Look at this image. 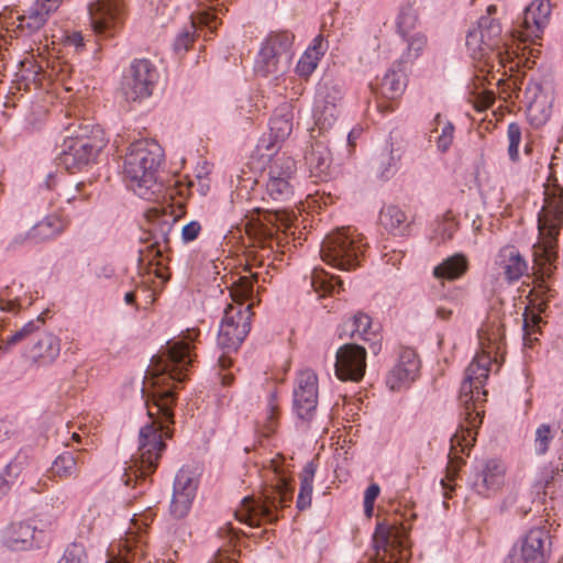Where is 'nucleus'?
<instances>
[{"mask_svg":"<svg viewBox=\"0 0 563 563\" xmlns=\"http://www.w3.org/2000/svg\"><path fill=\"white\" fill-rule=\"evenodd\" d=\"M338 335L341 340L352 339L367 342L373 354H378L382 349V335L378 328H374L369 316L357 312L345 319L338 327Z\"/></svg>","mask_w":563,"mask_h":563,"instance_id":"obj_17","label":"nucleus"},{"mask_svg":"<svg viewBox=\"0 0 563 563\" xmlns=\"http://www.w3.org/2000/svg\"><path fill=\"white\" fill-rule=\"evenodd\" d=\"M335 374L341 380L358 382L366 369V350L356 343L342 345L335 355Z\"/></svg>","mask_w":563,"mask_h":563,"instance_id":"obj_18","label":"nucleus"},{"mask_svg":"<svg viewBox=\"0 0 563 563\" xmlns=\"http://www.w3.org/2000/svg\"><path fill=\"white\" fill-rule=\"evenodd\" d=\"M317 471V464L313 461L308 462L300 474L299 493H312L313 477Z\"/></svg>","mask_w":563,"mask_h":563,"instance_id":"obj_55","label":"nucleus"},{"mask_svg":"<svg viewBox=\"0 0 563 563\" xmlns=\"http://www.w3.org/2000/svg\"><path fill=\"white\" fill-rule=\"evenodd\" d=\"M284 461L285 459L280 454H277L269 461V467L274 473V481L276 482L275 489L279 494L292 493L294 490V478L284 467Z\"/></svg>","mask_w":563,"mask_h":563,"instance_id":"obj_41","label":"nucleus"},{"mask_svg":"<svg viewBox=\"0 0 563 563\" xmlns=\"http://www.w3.org/2000/svg\"><path fill=\"white\" fill-rule=\"evenodd\" d=\"M33 300L31 291L22 283L13 280L0 289V311L18 314Z\"/></svg>","mask_w":563,"mask_h":563,"instance_id":"obj_26","label":"nucleus"},{"mask_svg":"<svg viewBox=\"0 0 563 563\" xmlns=\"http://www.w3.org/2000/svg\"><path fill=\"white\" fill-rule=\"evenodd\" d=\"M492 289L497 291L504 284L519 280L528 272V263L515 245H505L494 257Z\"/></svg>","mask_w":563,"mask_h":563,"instance_id":"obj_13","label":"nucleus"},{"mask_svg":"<svg viewBox=\"0 0 563 563\" xmlns=\"http://www.w3.org/2000/svg\"><path fill=\"white\" fill-rule=\"evenodd\" d=\"M341 112V107L314 101L313 118L316 125L322 130H329L334 125Z\"/></svg>","mask_w":563,"mask_h":563,"instance_id":"obj_42","label":"nucleus"},{"mask_svg":"<svg viewBox=\"0 0 563 563\" xmlns=\"http://www.w3.org/2000/svg\"><path fill=\"white\" fill-rule=\"evenodd\" d=\"M65 132L67 134L57 161L59 166L70 173L93 163L106 145L101 130L80 120L67 124Z\"/></svg>","mask_w":563,"mask_h":563,"instance_id":"obj_6","label":"nucleus"},{"mask_svg":"<svg viewBox=\"0 0 563 563\" xmlns=\"http://www.w3.org/2000/svg\"><path fill=\"white\" fill-rule=\"evenodd\" d=\"M401 155L393 148V145L387 147L377 157L376 176L380 180H389L398 170V165Z\"/></svg>","mask_w":563,"mask_h":563,"instance_id":"obj_40","label":"nucleus"},{"mask_svg":"<svg viewBox=\"0 0 563 563\" xmlns=\"http://www.w3.org/2000/svg\"><path fill=\"white\" fill-rule=\"evenodd\" d=\"M505 465L496 459L488 460L474 483L475 489L498 490L504 482Z\"/></svg>","mask_w":563,"mask_h":563,"instance_id":"obj_32","label":"nucleus"},{"mask_svg":"<svg viewBox=\"0 0 563 563\" xmlns=\"http://www.w3.org/2000/svg\"><path fill=\"white\" fill-rule=\"evenodd\" d=\"M44 327V319L38 316L34 320H30L23 327L12 331L8 335H3L5 324L0 321V350L8 352L19 344H30L36 338L37 332Z\"/></svg>","mask_w":563,"mask_h":563,"instance_id":"obj_27","label":"nucleus"},{"mask_svg":"<svg viewBox=\"0 0 563 563\" xmlns=\"http://www.w3.org/2000/svg\"><path fill=\"white\" fill-rule=\"evenodd\" d=\"M296 179L265 180L263 201L283 205L282 208L258 210L256 219L250 221V233L262 240L272 239L275 229L289 228L296 220V213L289 207L295 196Z\"/></svg>","mask_w":563,"mask_h":563,"instance_id":"obj_5","label":"nucleus"},{"mask_svg":"<svg viewBox=\"0 0 563 563\" xmlns=\"http://www.w3.org/2000/svg\"><path fill=\"white\" fill-rule=\"evenodd\" d=\"M532 303L537 309V312H525L522 329L525 331V338L536 332L539 328L542 319L541 313L545 312L548 301L554 296V291L542 280L532 290Z\"/></svg>","mask_w":563,"mask_h":563,"instance_id":"obj_28","label":"nucleus"},{"mask_svg":"<svg viewBox=\"0 0 563 563\" xmlns=\"http://www.w3.org/2000/svg\"><path fill=\"white\" fill-rule=\"evenodd\" d=\"M378 495H365L364 498V512L367 518H371L374 512L375 501Z\"/></svg>","mask_w":563,"mask_h":563,"instance_id":"obj_62","label":"nucleus"},{"mask_svg":"<svg viewBox=\"0 0 563 563\" xmlns=\"http://www.w3.org/2000/svg\"><path fill=\"white\" fill-rule=\"evenodd\" d=\"M492 357L488 353H478L465 369V377L461 384L460 402L464 422H461L456 432L451 437L449 456H456L459 452L468 451L476 440V429L482 423L481 404L486 401L487 391L484 385L488 378Z\"/></svg>","mask_w":563,"mask_h":563,"instance_id":"obj_2","label":"nucleus"},{"mask_svg":"<svg viewBox=\"0 0 563 563\" xmlns=\"http://www.w3.org/2000/svg\"><path fill=\"white\" fill-rule=\"evenodd\" d=\"M455 128L452 122L445 121L441 128V132L435 140L438 150L445 153L451 147L454 140Z\"/></svg>","mask_w":563,"mask_h":563,"instance_id":"obj_53","label":"nucleus"},{"mask_svg":"<svg viewBox=\"0 0 563 563\" xmlns=\"http://www.w3.org/2000/svg\"><path fill=\"white\" fill-rule=\"evenodd\" d=\"M57 9L45 0H36L25 13L18 16L16 29L24 35H34L45 25L48 16Z\"/></svg>","mask_w":563,"mask_h":563,"instance_id":"obj_25","label":"nucleus"},{"mask_svg":"<svg viewBox=\"0 0 563 563\" xmlns=\"http://www.w3.org/2000/svg\"><path fill=\"white\" fill-rule=\"evenodd\" d=\"M390 536H391V532L387 526H385L383 523H377V527H376V530H375V533L373 537V541L375 543V548L377 549V551H379L380 549H383L385 552L387 551V548L391 542Z\"/></svg>","mask_w":563,"mask_h":563,"instance_id":"obj_56","label":"nucleus"},{"mask_svg":"<svg viewBox=\"0 0 563 563\" xmlns=\"http://www.w3.org/2000/svg\"><path fill=\"white\" fill-rule=\"evenodd\" d=\"M217 563H238V561L234 553L227 554L219 551L217 554Z\"/></svg>","mask_w":563,"mask_h":563,"instance_id":"obj_64","label":"nucleus"},{"mask_svg":"<svg viewBox=\"0 0 563 563\" xmlns=\"http://www.w3.org/2000/svg\"><path fill=\"white\" fill-rule=\"evenodd\" d=\"M342 280L339 277L330 276L323 271L314 269L311 276V286L316 292L332 295L339 288H342Z\"/></svg>","mask_w":563,"mask_h":563,"instance_id":"obj_46","label":"nucleus"},{"mask_svg":"<svg viewBox=\"0 0 563 563\" xmlns=\"http://www.w3.org/2000/svg\"><path fill=\"white\" fill-rule=\"evenodd\" d=\"M367 243L352 227L339 228L325 235L321 243L322 260L341 271H352L361 265Z\"/></svg>","mask_w":563,"mask_h":563,"instance_id":"obj_8","label":"nucleus"},{"mask_svg":"<svg viewBox=\"0 0 563 563\" xmlns=\"http://www.w3.org/2000/svg\"><path fill=\"white\" fill-rule=\"evenodd\" d=\"M86 551L82 544L71 543L64 552L63 558L57 563H86Z\"/></svg>","mask_w":563,"mask_h":563,"instance_id":"obj_54","label":"nucleus"},{"mask_svg":"<svg viewBox=\"0 0 563 563\" xmlns=\"http://www.w3.org/2000/svg\"><path fill=\"white\" fill-rule=\"evenodd\" d=\"M555 437V432L549 423L540 424L534 434V452L537 455H544Z\"/></svg>","mask_w":563,"mask_h":563,"instance_id":"obj_47","label":"nucleus"},{"mask_svg":"<svg viewBox=\"0 0 563 563\" xmlns=\"http://www.w3.org/2000/svg\"><path fill=\"white\" fill-rule=\"evenodd\" d=\"M158 77V70L150 59L135 58L123 70L120 92L129 103L142 102L153 95Z\"/></svg>","mask_w":563,"mask_h":563,"instance_id":"obj_11","label":"nucleus"},{"mask_svg":"<svg viewBox=\"0 0 563 563\" xmlns=\"http://www.w3.org/2000/svg\"><path fill=\"white\" fill-rule=\"evenodd\" d=\"M201 468L198 465H185L176 474L174 493H192L198 489Z\"/></svg>","mask_w":563,"mask_h":563,"instance_id":"obj_39","label":"nucleus"},{"mask_svg":"<svg viewBox=\"0 0 563 563\" xmlns=\"http://www.w3.org/2000/svg\"><path fill=\"white\" fill-rule=\"evenodd\" d=\"M507 135L509 140V144L519 145L521 141V129L519 124L512 122L508 125Z\"/></svg>","mask_w":563,"mask_h":563,"instance_id":"obj_60","label":"nucleus"},{"mask_svg":"<svg viewBox=\"0 0 563 563\" xmlns=\"http://www.w3.org/2000/svg\"><path fill=\"white\" fill-rule=\"evenodd\" d=\"M120 547L124 554L108 563H131V560L142 559L145 555L146 542L142 534L137 532H128L125 540Z\"/></svg>","mask_w":563,"mask_h":563,"instance_id":"obj_38","label":"nucleus"},{"mask_svg":"<svg viewBox=\"0 0 563 563\" xmlns=\"http://www.w3.org/2000/svg\"><path fill=\"white\" fill-rule=\"evenodd\" d=\"M308 48H314V53H319L318 57H322L327 51L322 35H318L313 38L312 44Z\"/></svg>","mask_w":563,"mask_h":563,"instance_id":"obj_61","label":"nucleus"},{"mask_svg":"<svg viewBox=\"0 0 563 563\" xmlns=\"http://www.w3.org/2000/svg\"><path fill=\"white\" fill-rule=\"evenodd\" d=\"M177 219L174 217H169V219L162 220L157 228L154 231V245L157 247V254L162 253L161 244H164L166 247L169 243V233L173 230L174 224Z\"/></svg>","mask_w":563,"mask_h":563,"instance_id":"obj_51","label":"nucleus"},{"mask_svg":"<svg viewBox=\"0 0 563 563\" xmlns=\"http://www.w3.org/2000/svg\"><path fill=\"white\" fill-rule=\"evenodd\" d=\"M552 551L547 526L531 528L510 550L504 563H547Z\"/></svg>","mask_w":563,"mask_h":563,"instance_id":"obj_12","label":"nucleus"},{"mask_svg":"<svg viewBox=\"0 0 563 563\" xmlns=\"http://www.w3.org/2000/svg\"><path fill=\"white\" fill-rule=\"evenodd\" d=\"M468 269V261L462 253H456L443 260L433 268L437 278L454 280L462 277Z\"/></svg>","mask_w":563,"mask_h":563,"instance_id":"obj_35","label":"nucleus"},{"mask_svg":"<svg viewBox=\"0 0 563 563\" xmlns=\"http://www.w3.org/2000/svg\"><path fill=\"white\" fill-rule=\"evenodd\" d=\"M294 113L291 106L283 103L276 108L269 120V134L275 143L285 141L292 131Z\"/></svg>","mask_w":563,"mask_h":563,"instance_id":"obj_30","label":"nucleus"},{"mask_svg":"<svg viewBox=\"0 0 563 563\" xmlns=\"http://www.w3.org/2000/svg\"><path fill=\"white\" fill-rule=\"evenodd\" d=\"M279 496L280 500L273 495H245L240 508L235 510V518L251 527L260 526L263 521L274 522L278 518V504L287 501L289 495Z\"/></svg>","mask_w":563,"mask_h":563,"instance_id":"obj_14","label":"nucleus"},{"mask_svg":"<svg viewBox=\"0 0 563 563\" xmlns=\"http://www.w3.org/2000/svg\"><path fill=\"white\" fill-rule=\"evenodd\" d=\"M163 158L164 151L154 140H139L129 146L123 175L126 185L140 197H145L155 185V174Z\"/></svg>","mask_w":563,"mask_h":563,"instance_id":"obj_7","label":"nucleus"},{"mask_svg":"<svg viewBox=\"0 0 563 563\" xmlns=\"http://www.w3.org/2000/svg\"><path fill=\"white\" fill-rule=\"evenodd\" d=\"M42 529L30 520L12 521L1 534L2 543L12 551H25L38 547L42 540Z\"/></svg>","mask_w":563,"mask_h":563,"instance_id":"obj_20","label":"nucleus"},{"mask_svg":"<svg viewBox=\"0 0 563 563\" xmlns=\"http://www.w3.org/2000/svg\"><path fill=\"white\" fill-rule=\"evenodd\" d=\"M417 20V12L410 4H406L400 8L397 18V29L401 37H405L411 33L416 26Z\"/></svg>","mask_w":563,"mask_h":563,"instance_id":"obj_48","label":"nucleus"},{"mask_svg":"<svg viewBox=\"0 0 563 563\" xmlns=\"http://www.w3.org/2000/svg\"><path fill=\"white\" fill-rule=\"evenodd\" d=\"M548 181L544 205L538 214V229L542 255L551 264L558 258L556 239L563 224V187L558 184L556 178Z\"/></svg>","mask_w":563,"mask_h":563,"instance_id":"obj_9","label":"nucleus"},{"mask_svg":"<svg viewBox=\"0 0 563 563\" xmlns=\"http://www.w3.org/2000/svg\"><path fill=\"white\" fill-rule=\"evenodd\" d=\"M200 232L201 224L198 221H190L181 230V240L186 244L190 243L198 238Z\"/></svg>","mask_w":563,"mask_h":563,"instance_id":"obj_57","label":"nucleus"},{"mask_svg":"<svg viewBox=\"0 0 563 563\" xmlns=\"http://www.w3.org/2000/svg\"><path fill=\"white\" fill-rule=\"evenodd\" d=\"M402 38L406 41L407 46L398 62V66H404L418 58L427 44L426 36L420 32L409 33Z\"/></svg>","mask_w":563,"mask_h":563,"instance_id":"obj_43","label":"nucleus"},{"mask_svg":"<svg viewBox=\"0 0 563 563\" xmlns=\"http://www.w3.org/2000/svg\"><path fill=\"white\" fill-rule=\"evenodd\" d=\"M294 35L290 32L271 33L264 41L255 60L254 69L263 77L279 76L290 69Z\"/></svg>","mask_w":563,"mask_h":563,"instance_id":"obj_10","label":"nucleus"},{"mask_svg":"<svg viewBox=\"0 0 563 563\" xmlns=\"http://www.w3.org/2000/svg\"><path fill=\"white\" fill-rule=\"evenodd\" d=\"M78 456L71 452L59 454L53 462L49 473L53 476L69 477L77 472Z\"/></svg>","mask_w":563,"mask_h":563,"instance_id":"obj_44","label":"nucleus"},{"mask_svg":"<svg viewBox=\"0 0 563 563\" xmlns=\"http://www.w3.org/2000/svg\"><path fill=\"white\" fill-rule=\"evenodd\" d=\"M66 227L67 221L64 218L52 213L33 225L29 232V236L37 242L51 240L59 235Z\"/></svg>","mask_w":563,"mask_h":563,"instance_id":"obj_33","label":"nucleus"},{"mask_svg":"<svg viewBox=\"0 0 563 563\" xmlns=\"http://www.w3.org/2000/svg\"><path fill=\"white\" fill-rule=\"evenodd\" d=\"M59 353V338L51 332L42 331V329L27 350L30 360L40 366L51 365L57 360Z\"/></svg>","mask_w":563,"mask_h":563,"instance_id":"obj_24","label":"nucleus"},{"mask_svg":"<svg viewBox=\"0 0 563 563\" xmlns=\"http://www.w3.org/2000/svg\"><path fill=\"white\" fill-rule=\"evenodd\" d=\"M379 220L382 225L393 235L409 234L410 221L406 212L398 206L390 205L382 209Z\"/></svg>","mask_w":563,"mask_h":563,"instance_id":"obj_31","label":"nucleus"},{"mask_svg":"<svg viewBox=\"0 0 563 563\" xmlns=\"http://www.w3.org/2000/svg\"><path fill=\"white\" fill-rule=\"evenodd\" d=\"M457 230V223L454 217L449 212L441 220L437 222L434 229L440 242L451 240Z\"/></svg>","mask_w":563,"mask_h":563,"instance_id":"obj_52","label":"nucleus"},{"mask_svg":"<svg viewBox=\"0 0 563 563\" xmlns=\"http://www.w3.org/2000/svg\"><path fill=\"white\" fill-rule=\"evenodd\" d=\"M65 45L68 47H74L76 53H80L85 48L84 36L80 32L73 31L66 33L64 36Z\"/></svg>","mask_w":563,"mask_h":563,"instance_id":"obj_58","label":"nucleus"},{"mask_svg":"<svg viewBox=\"0 0 563 563\" xmlns=\"http://www.w3.org/2000/svg\"><path fill=\"white\" fill-rule=\"evenodd\" d=\"M343 97L344 85L341 80L325 76L319 81L316 101L341 107Z\"/></svg>","mask_w":563,"mask_h":563,"instance_id":"obj_36","label":"nucleus"},{"mask_svg":"<svg viewBox=\"0 0 563 563\" xmlns=\"http://www.w3.org/2000/svg\"><path fill=\"white\" fill-rule=\"evenodd\" d=\"M199 335V330L187 329L178 338L168 340L162 353L152 358L148 371L152 377L142 388L151 421L140 429L137 452L129 470H123L121 479L126 488L140 489L139 493L150 489L147 476L154 472L166 449L164 438L173 435L169 426L174 424L173 408L177 396L170 384L186 379V372L194 363V343Z\"/></svg>","mask_w":563,"mask_h":563,"instance_id":"obj_1","label":"nucleus"},{"mask_svg":"<svg viewBox=\"0 0 563 563\" xmlns=\"http://www.w3.org/2000/svg\"><path fill=\"white\" fill-rule=\"evenodd\" d=\"M306 164L311 176L325 180L330 175L332 155L329 146L322 141H316L305 155Z\"/></svg>","mask_w":563,"mask_h":563,"instance_id":"obj_29","label":"nucleus"},{"mask_svg":"<svg viewBox=\"0 0 563 563\" xmlns=\"http://www.w3.org/2000/svg\"><path fill=\"white\" fill-rule=\"evenodd\" d=\"M88 12L95 33L111 37L122 23V0H93L88 4Z\"/></svg>","mask_w":563,"mask_h":563,"instance_id":"obj_15","label":"nucleus"},{"mask_svg":"<svg viewBox=\"0 0 563 563\" xmlns=\"http://www.w3.org/2000/svg\"><path fill=\"white\" fill-rule=\"evenodd\" d=\"M402 503L397 499H390L388 504V508H385L382 505H378V510H383L386 512H395L400 514L401 517L407 518L408 516L415 517V514L410 511V509L407 507V505H404V511L401 510Z\"/></svg>","mask_w":563,"mask_h":563,"instance_id":"obj_59","label":"nucleus"},{"mask_svg":"<svg viewBox=\"0 0 563 563\" xmlns=\"http://www.w3.org/2000/svg\"><path fill=\"white\" fill-rule=\"evenodd\" d=\"M194 498L191 495H172L169 512L175 519L186 517L191 508Z\"/></svg>","mask_w":563,"mask_h":563,"instance_id":"obj_50","label":"nucleus"},{"mask_svg":"<svg viewBox=\"0 0 563 563\" xmlns=\"http://www.w3.org/2000/svg\"><path fill=\"white\" fill-rule=\"evenodd\" d=\"M523 98L530 123L536 128L543 125L551 115V109L541 84L530 78L523 89Z\"/></svg>","mask_w":563,"mask_h":563,"instance_id":"obj_23","label":"nucleus"},{"mask_svg":"<svg viewBox=\"0 0 563 563\" xmlns=\"http://www.w3.org/2000/svg\"><path fill=\"white\" fill-rule=\"evenodd\" d=\"M405 67L388 69L380 81V93L388 100L400 96L406 87Z\"/></svg>","mask_w":563,"mask_h":563,"instance_id":"obj_37","label":"nucleus"},{"mask_svg":"<svg viewBox=\"0 0 563 563\" xmlns=\"http://www.w3.org/2000/svg\"><path fill=\"white\" fill-rule=\"evenodd\" d=\"M453 310L451 307L444 305H438L435 308V314L441 320H448L451 318Z\"/></svg>","mask_w":563,"mask_h":563,"instance_id":"obj_63","label":"nucleus"},{"mask_svg":"<svg viewBox=\"0 0 563 563\" xmlns=\"http://www.w3.org/2000/svg\"><path fill=\"white\" fill-rule=\"evenodd\" d=\"M257 273L242 276L232 285L231 297L238 305H231L224 311L218 334V344L222 349L236 351L251 330L253 302L244 303L253 300V279L257 280Z\"/></svg>","mask_w":563,"mask_h":563,"instance_id":"obj_4","label":"nucleus"},{"mask_svg":"<svg viewBox=\"0 0 563 563\" xmlns=\"http://www.w3.org/2000/svg\"><path fill=\"white\" fill-rule=\"evenodd\" d=\"M23 479L21 478V466L10 462L0 473V493L21 490Z\"/></svg>","mask_w":563,"mask_h":563,"instance_id":"obj_45","label":"nucleus"},{"mask_svg":"<svg viewBox=\"0 0 563 563\" xmlns=\"http://www.w3.org/2000/svg\"><path fill=\"white\" fill-rule=\"evenodd\" d=\"M496 12L495 5L487 8V15L479 18L477 26L470 30L466 35V47L474 59H485L486 63L498 62L506 67L509 63L510 70L527 64L529 59L522 60L520 57H514L510 52L505 36L503 35L501 25L492 14Z\"/></svg>","mask_w":563,"mask_h":563,"instance_id":"obj_3","label":"nucleus"},{"mask_svg":"<svg viewBox=\"0 0 563 563\" xmlns=\"http://www.w3.org/2000/svg\"><path fill=\"white\" fill-rule=\"evenodd\" d=\"M551 4L548 0H534L526 9L514 36L520 41H534L541 38L544 27L549 22Z\"/></svg>","mask_w":563,"mask_h":563,"instance_id":"obj_19","label":"nucleus"},{"mask_svg":"<svg viewBox=\"0 0 563 563\" xmlns=\"http://www.w3.org/2000/svg\"><path fill=\"white\" fill-rule=\"evenodd\" d=\"M292 396L296 416L301 420L311 419L318 405V377L312 369L299 372Z\"/></svg>","mask_w":563,"mask_h":563,"instance_id":"obj_16","label":"nucleus"},{"mask_svg":"<svg viewBox=\"0 0 563 563\" xmlns=\"http://www.w3.org/2000/svg\"><path fill=\"white\" fill-rule=\"evenodd\" d=\"M313 49L307 48L297 63L296 71L301 77H309L318 66L321 57H318L319 53H314Z\"/></svg>","mask_w":563,"mask_h":563,"instance_id":"obj_49","label":"nucleus"},{"mask_svg":"<svg viewBox=\"0 0 563 563\" xmlns=\"http://www.w3.org/2000/svg\"><path fill=\"white\" fill-rule=\"evenodd\" d=\"M296 161L286 153H277L266 168V180L296 179Z\"/></svg>","mask_w":563,"mask_h":563,"instance_id":"obj_34","label":"nucleus"},{"mask_svg":"<svg viewBox=\"0 0 563 563\" xmlns=\"http://www.w3.org/2000/svg\"><path fill=\"white\" fill-rule=\"evenodd\" d=\"M218 12H222V9L214 8L213 12L201 11L197 15H191L190 24L179 31L174 40L173 49L175 54L183 55L190 48L195 42L198 27H207L210 32H213L218 26L216 14Z\"/></svg>","mask_w":563,"mask_h":563,"instance_id":"obj_21","label":"nucleus"},{"mask_svg":"<svg viewBox=\"0 0 563 563\" xmlns=\"http://www.w3.org/2000/svg\"><path fill=\"white\" fill-rule=\"evenodd\" d=\"M420 362L411 349H402L398 362L388 373L386 384L391 390H399L413 382L418 375Z\"/></svg>","mask_w":563,"mask_h":563,"instance_id":"obj_22","label":"nucleus"}]
</instances>
